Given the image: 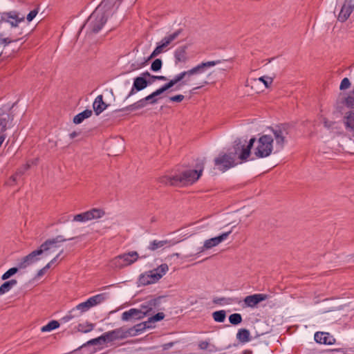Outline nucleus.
Masks as SVG:
<instances>
[{
	"label": "nucleus",
	"instance_id": "nucleus-25",
	"mask_svg": "<svg viewBox=\"0 0 354 354\" xmlns=\"http://www.w3.org/2000/svg\"><path fill=\"white\" fill-rule=\"evenodd\" d=\"M183 32V29L180 28L176 30L174 32L165 37L160 41L165 47H167L170 44L172 43Z\"/></svg>",
	"mask_w": 354,
	"mask_h": 354
},
{
	"label": "nucleus",
	"instance_id": "nucleus-20",
	"mask_svg": "<svg viewBox=\"0 0 354 354\" xmlns=\"http://www.w3.org/2000/svg\"><path fill=\"white\" fill-rule=\"evenodd\" d=\"M175 63H185L188 60V56L187 53V46H182L176 48L174 52Z\"/></svg>",
	"mask_w": 354,
	"mask_h": 354
},
{
	"label": "nucleus",
	"instance_id": "nucleus-45",
	"mask_svg": "<svg viewBox=\"0 0 354 354\" xmlns=\"http://www.w3.org/2000/svg\"><path fill=\"white\" fill-rule=\"evenodd\" d=\"M18 271L17 268H11L8 271H6L1 277L2 280H6L9 279L11 276L16 274Z\"/></svg>",
	"mask_w": 354,
	"mask_h": 354
},
{
	"label": "nucleus",
	"instance_id": "nucleus-15",
	"mask_svg": "<svg viewBox=\"0 0 354 354\" xmlns=\"http://www.w3.org/2000/svg\"><path fill=\"white\" fill-rule=\"evenodd\" d=\"M268 295L266 294H254L245 297L243 299L245 307L254 308L260 302L266 300Z\"/></svg>",
	"mask_w": 354,
	"mask_h": 354
},
{
	"label": "nucleus",
	"instance_id": "nucleus-23",
	"mask_svg": "<svg viewBox=\"0 0 354 354\" xmlns=\"http://www.w3.org/2000/svg\"><path fill=\"white\" fill-rule=\"evenodd\" d=\"M120 256L122 259V263L124 264V266H129L133 263L138 260L139 257L138 252L135 251L124 253L120 254Z\"/></svg>",
	"mask_w": 354,
	"mask_h": 354
},
{
	"label": "nucleus",
	"instance_id": "nucleus-59",
	"mask_svg": "<svg viewBox=\"0 0 354 354\" xmlns=\"http://www.w3.org/2000/svg\"><path fill=\"white\" fill-rule=\"evenodd\" d=\"M348 3L354 8V0H349Z\"/></svg>",
	"mask_w": 354,
	"mask_h": 354
},
{
	"label": "nucleus",
	"instance_id": "nucleus-38",
	"mask_svg": "<svg viewBox=\"0 0 354 354\" xmlns=\"http://www.w3.org/2000/svg\"><path fill=\"white\" fill-rule=\"evenodd\" d=\"M168 243L167 241H157L154 240L152 242H151L149 249L151 250H156L160 248L163 247L165 245H166Z\"/></svg>",
	"mask_w": 354,
	"mask_h": 354
},
{
	"label": "nucleus",
	"instance_id": "nucleus-19",
	"mask_svg": "<svg viewBox=\"0 0 354 354\" xmlns=\"http://www.w3.org/2000/svg\"><path fill=\"white\" fill-rule=\"evenodd\" d=\"M153 327L151 324H149L148 321L144 322L135 325L134 326L127 329L129 337L136 336L145 331L147 328Z\"/></svg>",
	"mask_w": 354,
	"mask_h": 354
},
{
	"label": "nucleus",
	"instance_id": "nucleus-52",
	"mask_svg": "<svg viewBox=\"0 0 354 354\" xmlns=\"http://www.w3.org/2000/svg\"><path fill=\"white\" fill-rule=\"evenodd\" d=\"M209 343L207 341H201L198 343V348L201 350H207L209 346Z\"/></svg>",
	"mask_w": 354,
	"mask_h": 354
},
{
	"label": "nucleus",
	"instance_id": "nucleus-56",
	"mask_svg": "<svg viewBox=\"0 0 354 354\" xmlns=\"http://www.w3.org/2000/svg\"><path fill=\"white\" fill-rule=\"evenodd\" d=\"M151 75L149 73V72H145L142 74V76L141 77H144L145 79L147 77H151Z\"/></svg>",
	"mask_w": 354,
	"mask_h": 354
},
{
	"label": "nucleus",
	"instance_id": "nucleus-46",
	"mask_svg": "<svg viewBox=\"0 0 354 354\" xmlns=\"http://www.w3.org/2000/svg\"><path fill=\"white\" fill-rule=\"evenodd\" d=\"M162 64V60L160 59H156L152 62L151 69L153 71H158L160 70Z\"/></svg>",
	"mask_w": 354,
	"mask_h": 354
},
{
	"label": "nucleus",
	"instance_id": "nucleus-16",
	"mask_svg": "<svg viewBox=\"0 0 354 354\" xmlns=\"http://www.w3.org/2000/svg\"><path fill=\"white\" fill-rule=\"evenodd\" d=\"M231 232L232 231H229L223 233L218 236L206 240L203 245V249L209 250L213 247L218 245L219 243L226 240L228 236L231 234Z\"/></svg>",
	"mask_w": 354,
	"mask_h": 354
},
{
	"label": "nucleus",
	"instance_id": "nucleus-27",
	"mask_svg": "<svg viewBox=\"0 0 354 354\" xmlns=\"http://www.w3.org/2000/svg\"><path fill=\"white\" fill-rule=\"evenodd\" d=\"M107 298V294L106 293H101L96 295H94L89 299H88V301L90 304V306L92 308L93 306H97V304H100L104 301Z\"/></svg>",
	"mask_w": 354,
	"mask_h": 354
},
{
	"label": "nucleus",
	"instance_id": "nucleus-42",
	"mask_svg": "<svg viewBox=\"0 0 354 354\" xmlns=\"http://www.w3.org/2000/svg\"><path fill=\"white\" fill-rule=\"evenodd\" d=\"M344 104L348 108H354V89L352 91L350 95L345 99Z\"/></svg>",
	"mask_w": 354,
	"mask_h": 354
},
{
	"label": "nucleus",
	"instance_id": "nucleus-28",
	"mask_svg": "<svg viewBox=\"0 0 354 354\" xmlns=\"http://www.w3.org/2000/svg\"><path fill=\"white\" fill-rule=\"evenodd\" d=\"M344 124L348 131H354V112L346 113L344 118Z\"/></svg>",
	"mask_w": 354,
	"mask_h": 354
},
{
	"label": "nucleus",
	"instance_id": "nucleus-30",
	"mask_svg": "<svg viewBox=\"0 0 354 354\" xmlns=\"http://www.w3.org/2000/svg\"><path fill=\"white\" fill-rule=\"evenodd\" d=\"M17 283V281L16 279H11L4 282L0 286V295H4L5 293L9 292Z\"/></svg>",
	"mask_w": 354,
	"mask_h": 354
},
{
	"label": "nucleus",
	"instance_id": "nucleus-41",
	"mask_svg": "<svg viewBox=\"0 0 354 354\" xmlns=\"http://www.w3.org/2000/svg\"><path fill=\"white\" fill-rule=\"evenodd\" d=\"M164 48H165V46H163L160 42H159L156 48L149 57L148 59H151L162 53L163 52Z\"/></svg>",
	"mask_w": 354,
	"mask_h": 354
},
{
	"label": "nucleus",
	"instance_id": "nucleus-39",
	"mask_svg": "<svg viewBox=\"0 0 354 354\" xmlns=\"http://www.w3.org/2000/svg\"><path fill=\"white\" fill-rule=\"evenodd\" d=\"M229 321L233 325H238L242 322L241 315L239 313H234L230 315Z\"/></svg>",
	"mask_w": 354,
	"mask_h": 354
},
{
	"label": "nucleus",
	"instance_id": "nucleus-4",
	"mask_svg": "<svg viewBox=\"0 0 354 354\" xmlns=\"http://www.w3.org/2000/svg\"><path fill=\"white\" fill-rule=\"evenodd\" d=\"M218 62L214 61L202 62L188 71H183L177 74L168 83L165 84L156 91L159 95H160L178 83L179 84L177 85L176 89H179L182 86L188 84L190 82L192 76L204 73L206 68L215 66Z\"/></svg>",
	"mask_w": 354,
	"mask_h": 354
},
{
	"label": "nucleus",
	"instance_id": "nucleus-54",
	"mask_svg": "<svg viewBox=\"0 0 354 354\" xmlns=\"http://www.w3.org/2000/svg\"><path fill=\"white\" fill-rule=\"evenodd\" d=\"M63 253V250H62L51 261L50 263L54 264L57 262L58 257Z\"/></svg>",
	"mask_w": 354,
	"mask_h": 354
},
{
	"label": "nucleus",
	"instance_id": "nucleus-43",
	"mask_svg": "<svg viewBox=\"0 0 354 354\" xmlns=\"http://www.w3.org/2000/svg\"><path fill=\"white\" fill-rule=\"evenodd\" d=\"M164 317H165V314L163 313H158L154 316L149 317L147 321L149 324H151L153 326V324H154L156 322L163 319Z\"/></svg>",
	"mask_w": 354,
	"mask_h": 354
},
{
	"label": "nucleus",
	"instance_id": "nucleus-13",
	"mask_svg": "<svg viewBox=\"0 0 354 354\" xmlns=\"http://www.w3.org/2000/svg\"><path fill=\"white\" fill-rule=\"evenodd\" d=\"M147 315L146 312L136 308H131L122 314V320L128 322L131 320H139L143 319Z\"/></svg>",
	"mask_w": 354,
	"mask_h": 354
},
{
	"label": "nucleus",
	"instance_id": "nucleus-61",
	"mask_svg": "<svg viewBox=\"0 0 354 354\" xmlns=\"http://www.w3.org/2000/svg\"><path fill=\"white\" fill-rule=\"evenodd\" d=\"M12 180H13V181H15V180H16V177H15V176H13V177H12Z\"/></svg>",
	"mask_w": 354,
	"mask_h": 354
},
{
	"label": "nucleus",
	"instance_id": "nucleus-37",
	"mask_svg": "<svg viewBox=\"0 0 354 354\" xmlns=\"http://www.w3.org/2000/svg\"><path fill=\"white\" fill-rule=\"evenodd\" d=\"M59 326V323L56 320H52L41 328L42 332H49Z\"/></svg>",
	"mask_w": 354,
	"mask_h": 354
},
{
	"label": "nucleus",
	"instance_id": "nucleus-1",
	"mask_svg": "<svg viewBox=\"0 0 354 354\" xmlns=\"http://www.w3.org/2000/svg\"><path fill=\"white\" fill-rule=\"evenodd\" d=\"M274 147L273 145V138L270 135L261 136L258 140L251 138L248 143L239 140L235 141V153L239 154V158L241 161L248 160L250 155L254 158H264L269 156Z\"/></svg>",
	"mask_w": 354,
	"mask_h": 354
},
{
	"label": "nucleus",
	"instance_id": "nucleus-26",
	"mask_svg": "<svg viewBox=\"0 0 354 354\" xmlns=\"http://www.w3.org/2000/svg\"><path fill=\"white\" fill-rule=\"evenodd\" d=\"M236 339L243 344L247 343L251 340L250 333L246 328H241L236 333Z\"/></svg>",
	"mask_w": 354,
	"mask_h": 354
},
{
	"label": "nucleus",
	"instance_id": "nucleus-10",
	"mask_svg": "<svg viewBox=\"0 0 354 354\" xmlns=\"http://www.w3.org/2000/svg\"><path fill=\"white\" fill-rule=\"evenodd\" d=\"M25 17L15 10L3 12L1 14V22H6L10 25V31H21L19 30V24L24 21Z\"/></svg>",
	"mask_w": 354,
	"mask_h": 354
},
{
	"label": "nucleus",
	"instance_id": "nucleus-24",
	"mask_svg": "<svg viewBox=\"0 0 354 354\" xmlns=\"http://www.w3.org/2000/svg\"><path fill=\"white\" fill-rule=\"evenodd\" d=\"M107 105L103 101V96L98 95L93 104V110L97 115H100L104 110L106 109Z\"/></svg>",
	"mask_w": 354,
	"mask_h": 354
},
{
	"label": "nucleus",
	"instance_id": "nucleus-14",
	"mask_svg": "<svg viewBox=\"0 0 354 354\" xmlns=\"http://www.w3.org/2000/svg\"><path fill=\"white\" fill-rule=\"evenodd\" d=\"M12 120V117L7 113H2L0 114V147L6 138L5 131L9 127V122Z\"/></svg>",
	"mask_w": 354,
	"mask_h": 354
},
{
	"label": "nucleus",
	"instance_id": "nucleus-21",
	"mask_svg": "<svg viewBox=\"0 0 354 354\" xmlns=\"http://www.w3.org/2000/svg\"><path fill=\"white\" fill-rule=\"evenodd\" d=\"M158 279L156 275L153 273L152 270H150L145 274H142L140 276L139 283L142 285L146 286L151 283H156Z\"/></svg>",
	"mask_w": 354,
	"mask_h": 354
},
{
	"label": "nucleus",
	"instance_id": "nucleus-40",
	"mask_svg": "<svg viewBox=\"0 0 354 354\" xmlns=\"http://www.w3.org/2000/svg\"><path fill=\"white\" fill-rule=\"evenodd\" d=\"M164 48H165V46H163L160 42H159L156 48L149 57L148 59H151L162 53L163 52Z\"/></svg>",
	"mask_w": 354,
	"mask_h": 354
},
{
	"label": "nucleus",
	"instance_id": "nucleus-49",
	"mask_svg": "<svg viewBox=\"0 0 354 354\" xmlns=\"http://www.w3.org/2000/svg\"><path fill=\"white\" fill-rule=\"evenodd\" d=\"M351 86V82L349 80L347 77H344L340 84L339 89L340 90H345Z\"/></svg>",
	"mask_w": 354,
	"mask_h": 354
},
{
	"label": "nucleus",
	"instance_id": "nucleus-29",
	"mask_svg": "<svg viewBox=\"0 0 354 354\" xmlns=\"http://www.w3.org/2000/svg\"><path fill=\"white\" fill-rule=\"evenodd\" d=\"M93 111L90 109H86L73 118V122L76 124L82 123L85 119L90 118L92 115Z\"/></svg>",
	"mask_w": 354,
	"mask_h": 354
},
{
	"label": "nucleus",
	"instance_id": "nucleus-32",
	"mask_svg": "<svg viewBox=\"0 0 354 354\" xmlns=\"http://www.w3.org/2000/svg\"><path fill=\"white\" fill-rule=\"evenodd\" d=\"M168 266L165 263L161 264L157 268L152 270L153 273L156 275L158 279H161L168 271Z\"/></svg>",
	"mask_w": 354,
	"mask_h": 354
},
{
	"label": "nucleus",
	"instance_id": "nucleus-33",
	"mask_svg": "<svg viewBox=\"0 0 354 354\" xmlns=\"http://www.w3.org/2000/svg\"><path fill=\"white\" fill-rule=\"evenodd\" d=\"M109 266L112 269H121L124 267L122 263V259L120 255L111 260Z\"/></svg>",
	"mask_w": 354,
	"mask_h": 354
},
{
	"label": "nucleus",
	"instance_id": "nucleus-6",
	"mask_svg": "<svg viewBox=\"0 0 354 354\" xmlns=\"http://www.w3.org/2000/svg\"><path fill=\"white\" fill-rule=\"evenodd\" d=\"M205 162L202 161L199 169L186 170L180 175L173 176H163L160 181L162 183L169 185H187L195 183L201 176Z\"/></svg>",
	"mask_w": 354,
	"mask_h": 354
},
{
	"label": "nucleus",
	"instance_id": "nucleus-55",
	"mask_svg": "<svg viewBox=\"0 0 354 354\" xmlns=\"http://www.w3.org/2000/svg\"><path fill=\"white\" fill-rule=\"evenodd\" d=\"M46 271V270H45V268H43L42 269H41V270H39L38 271V272H37V276H38V277H41V276H42V275L44 274V272H45Z\"/></svg>",
	"mask_w": 354,
	"mask_h": 354
},
{
	"label": "nucleus",
	"instance_id": "nucleus-57",
	"mask_svg": "<svg viewBox=\"0 0 354 354\" xmlns=\"http://www.w3.org/2000/svg\"><path fill=\"white\" fill-rule=\"evenodd\" d=\"M77 135V133L76 132H73L70 134V137L71 138H74L75 137H76Z\"/></svg>",
	"mask_w": 354,
	"mask_h": 354
},
{
	"label": "nucleus",
	"instance_id": "nucleus-12",
	"mask_svg": "<svg viewBox=\"0 0 354 354\" xmlns=\"http://www.w3.org/2000/svg\"><path fill=\"white\" fill-rule=\"evenodd\" d=\"M22 31H10L8 34L1 33L0 34V45L4 47L8 44L14 42H17L20 39V36L22 35Z\"/></svg>",
	"mask_w": 354,
	"mask_h": 354
},
{
	"label": "nucleus",
	"instance_id": "nucleus-60",
	"mask_svg": "<svg viewBox=\"0 0 354 354\" xmlns=\"http://www.w3.org/2000/svg\"><path fill=\"white\" fill-rule=\"evenodd\" d=\"M29 167H30V165H27L26 166V169H28V168H29Z\"/></svg>",
	"mask_w": 354,
	"mask_h": 354
},
{
	"label": "nucleus",
	"instance_id": "nucleus-22",
	"mask_svg": "<svg viewBox=\"0 0 354 354\" xmlns=\"http://www.w3.org/2000/svg\"><path fill=\"white\" fill-rule=\"evenodd\" d=\"M353 10V6H351L348 2L345 3L338 15V20L342 22L346 21Z\"/></svg>",
	"mask_w": 354,
	"mask_h": 354
},
{
	"label": "nucleus",
	"instance_id": "nucleus-8",
	"mask_svg": "<svg viewBox=\"0 0 354 354\" xmlns=\"http://www.w3.org/2000/svg\"><path fill=\"white\" fill-rule=\"evenodd\" d=\"M236 156L239 157V154L235 153L234 144L230 151L228 153L221 152L214 158V165L219 171L225 172L236 165Z\"/></svg>",
	"mask_w": 354,
	"mask_h": 354
},
{
	"label": "nucleus",
	"instance_id": "nucleus-50",
	"mask_svg": "<svg viewBox=\"0 0 354 354\" xmlns=\"http://www.w3.org/2000/svg\"><path fill=\"white\" fill-rule=\"evenodd\" d=\"M258 80L259 81L262 82L266 88H268L273 81L272 78L269 77H261Z\"/></svg>",
	"mask_w": 354,
	"mask_h": 354
},
{
	"label": "nucleus",
	"instance_id": "nucleus-5",
	"mask_svg": "<svg viewBox=\"0 0 354 354\" xmlns=\"http://www.w3.org/2000/svg\"><path fill=\"white\" fill-rule=\"evenodd\" d=\"M67 239H64L62 236H57L54 239L46 240L40 245L39 249L32 251L20 261L18 264L19 268H26L33 264L41 259L40 256L44 257H48L52 252H55L58 243L64 242Z\"/></svg>",
	"mask_w": 354,
	"mask_h": 354
},
{
	"label": "nucleus",
	"instance_id": "nucleus-3",
	"mask_svg": "<svg viewBox=\"0 0 354 354\" xmlns=\"http://www.w3.org/2000/svg\"><path fill=\"white\" fill-rule=\"evenodd\" d=\"M218 62L214 61L202 62L188 71H183L177 74L168 83L165 84L156 91L159 95H160L178 83L179 84L177 85L176 89H179L182 86L188 84L190 82L192 76L204 73L206 68L215 66Z\"/></svg>",
	"mask_w": 354,
	"mask_h": 354
},
{
	"label": "nucleus",
	"instance_id": "nucleus-17",
	"mask_svg": "<svg viewBox=\"0 0 354 354\" xmlns=\"http://www.w3.org/2000/svg\"><path fill=\"white\" fill-rule=\"evenodd\" d=\"M149 84V82L144 77H137L133 80V86L127 96L129 97L130 96L135 94L137 91H140L145 88Z\"/></svg>",
	"mask_w": 354,
	"mask_h": 354
},
{
	"label": "nucleus",
	"instance_id": "nucleus-11",
	"mask_svg": "<svg viewBox=\"0 0 354 354\" xmlns=\"http://www.w3.org/2000/svg\"><path fill=\"white\" fill-rule=\"evenodd\" d=\"M105 215V212L102 209L93 208L88 211L76 214L73 217V221L86 222L94 219H98Z\"/></svg>",
	"mask_w": 354,
	"mask_h": 354
},
{
	"label": "nucleus",
	"instance_id": "nucleus-44",
	"mask_svg": "<svg viewBox=\"0 0 354 354\" xmlns=\"http://www.w3.org/2000/svg\"><path fill=\"white\" fill-rule=\"evenodd\" d=\"M160 95L157 91L153 92L151 94L145 97V100L147 101V104H155L157 102L158 99L157 96Z\"/></svg>",
	"mask_w": 354,
	"mask_h": 354
},
{
	"label": "nucleus",
	"instance_id": "nucleus-31",
	"mask_svg": "<svg viewBox=\"0 0 354 354\" xmlns=\"http://www.w3.org/2000/svg\"><path fill=\"white\" fill-rule=\"evenodd\" d=\"M91 308V307L90 306L88 300H86V301L80 303L75 308H73L72 309V313H77V312L79 311L80 313L77 315H80L83 313L88 311Z\"/></svg>",
	"mask_w": 354,
	"mask_h": 354
},
{
	"label": "nucleus",
	"instance_id": "nucleus-48",
	"mask_svg": "<svg viewBox=\"0 0 354 354\" xmlns=\"http://www.w3.org/2000/svg\"><path fill=\"white\" fill-rule=\"evenodd\" d=\"M39 12V8H36L34 10H31L27 15L26 19L28 22H30L33 20V19L36 17V15Z\"/></svg>",
	"mask_w": 354,
	"mask_h": 354
},
{
	"label": "nucleus",
	"instance_id": "nucleus-47",
	"mask_svg": "<svg viewBox=\"0 0 354 354\" xmlns=\"http://www.w3.org/2000/svg\"><path fill=\"white\" fill-rule=\"evenodd\" d=\"M77 316H79V315H77V313H72L71 309L66 316L61 319V322L66 323Z\"/></svg>",
	"mask_w": 354,
	"mask_h": 354
},
{
	"label": "nucleus",
	"instance_id": "nucleus-18",
	"mask_svg": "<svg viewBox=\"0 0 354 354\" xmlns=\"http://www.w3.org/2000/svg\"><path fill=\"white\" fill-rule=\"evenodd\" d=\"M314 337L316 342L319 344L332 345L335 342L333 336L326 332H317Z\"/></svg>",
	"mask_w": 354,
	"mask_h": 354
},
{
	"label": "nucleus",
	"instance_id": "nucleus-2",
	"mask_svg": "<svg viewBox=\"0 0 354 354\" xmlns=\"http://www.w3.org/2000/svg\"><path fill=\"white\" fill-rule=\"evenodd\" d=\"M119 4V0H103L88 17L82 29L87 33L98 32L106 24L113 8H118Z\"/></svg>",
	"mask_w": 354,
	"mask_h": 354
},
{
	"label": "nucleus",
	"instance_id": "nucleus-53",
	"mask_svg": "<svg viewBox=\"0 0 354 354\" xmlns=\"http://www.w3.org/2000/svg\"><path fill=\"white\" fill-rule=\"evenodd\" d=\"M151 78L153 80H162V81L167 80V77L165 76H162V75H158V76L152 75Z\"/></svg>",
	"mask_w": 354,
	"mask_h": 354
},
{
	"label": "nucleus",
	"instance_id": "nucleus-58",
	"mask_svg": "<svg viewBox=\"0 0 354 354\" xmlns=\"http://www.w3.org/2000/svg\"><path fill=\"white\" fill-rule=\"evenodd\" d=\"M52 265L53 264L50 263V261L48 263H47V265L45 267H44V268H45V270H46L47 269L50 268Z\"/></svg>",
	"mask_w": 354,
	"mask_h": 354
},
{
	"label": "nucleus",
	"instance_id": "nucleus-62",
	"mask_svg": "<svg viewBox=\"0 0 354 354\" xmlns=\"http://www.w3.org/2000/svg\"><path fill=\"white\" fill-rule=\"evenodd\" d=\"M2 54H3V53H0V58H1V56H2Z\"/></svg>",
	"mask_w": 354,
	"mask_h": 354
},
{
	"label": "nucleus",
	"instance_id": "nucleus-36",
	"mask_svg": "<svg viewBox=\"0 0 354 354\" xmlns=\"http://www.w3.org/2000/svg\"><path fill=\"white\" fill-rule=\"evenodd\" d=\"M94 328V324L88 322L80 324L77 326V330L82 333H88L93 330Z\"/></svg>",
	"mask_w": 354,
	"mask_h": 354
},
{
	"label": "nucleus",
	"instance_id": "nucleus-34",
	"mask_svg": "<svg viewBox=\"0 0 354 354\" xmlns=\"http://www.w3.org/2000/svg\"><path fill=\"white\" fill-rule=\"evenodd\" d=\"M147 104V101L145 100V97L138 100V102L133 103V104H131L128 107L126 108V110H136L142 109L145 106H146Z\"/></svg>",
	"mask_w": 354,
	"mask_h": 354
},
{
	"label": "nucleus",
	"instance_id": "nucleus-7",
	"mask_svg": "<svg viewBox=\"0 0 354 354\" xmlns=\"http://www.w3.org/2000/svg\"><path fill=\"white\" fill-rule=\"evenodd\" d=\"M127 329L120 327L115 330L103 333L101 336L89 340L86 345H97L104 342H111L113 341L123 339L129 337ZM86 344L84 345L85 346Z\"/></svg>",
	"mask_w": 354,
	"mask_h": 354
},
{
	"label": "nucleus",
	"instance_id": "nucleus-51",
	"mask_svg": "<svg viewBox=\"0 0 354 354\" xmlns=\"http://www.w3.org/2000/svg\"><path fill=\"white\" fill-rule=\"evenodd\" d=\"M185 98L183 95L179 94L169 97V100L176 102H180Z\"/></svg>",
	"mask_w": 354,
	"mask_h": 354
},
{
	"label": "nucleus",
	"instance_id": "nucleus-9",
	"mask_svg": "<svg viewBox=\"0 0 354 354\" xmlns=\"http://www.w3.org/2000/svg\"><path fill=\"white\" fill-rule=\"evenodd\" d=\"M272 136L275 141V153L282 150L287 142V136L288 135V126L287 124H281L274 128H271Z\"/></svg>",
	"mask_w": 354,
	"mask_h": 354
},
{
	"label": "nucleus",
	"instance_id": "nucleus-35",
	"mask_svg": "<svg viewBox=\"0 0 354 354\" xmlns=\"http://www.w3.org/2000/svg\"><path fill=\"white\" fill-rule=\"evenodd\" d=\"M212 317L216 322H223L226 317V313L224 310L215 311L212 313Z\"/></svg>",
	"mask_w": 354,
	"mask_h": 354
}]
</instances>
